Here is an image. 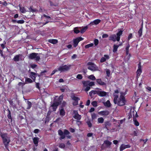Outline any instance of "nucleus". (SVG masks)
<instances>
[{"instance_id": "nucleus-4", "label": "nucleus", "mask_w": 151, "mask_h": 151, "mask_svg": "<svg viewBox=\"0 0 151 151\" xmlns=\"http://www.w3.org/2000/svg\"><path fill=\"white\" fill-rule=\"evenodd\" d=\"M71 66V65L68 64L60 66L58 68V70L61 72L67 71L70 69Z\"/></svg>"}, {"instance_id": "nucleus-1", "label": "nucleus", "mask_w": 151, "mask_h": 151, "mask_svg": "<svg viewBox=\"0 0 151 151\" xmlns=\"http://www.w3.org/2000/svg\"><path fill=\"white\" fill-rule=\"evenodd\" d=\"M0 136L2 138L3 143L5 148L8 149L9 144L10 142V137L8 136L6 133H2L0 134Z\"/></svg>"}, {"instance_id": "nucleus-28", "label": "nucleus", "mask_w": 151, "mask_h": 151, "mask_svg": "<svg viewBox=\"0 0 151 151\" xmlns=\"http://www.w3.org/2000/svg\"><path fill=\"white\" fill-rule=\"evenodd\" d=\"M9 101L10 105L14 109H15L17 108V107L15 104L13 103L12 100Z\"/></svg>"}, {"instance_id": "nucleus-9", "label": "nucleus", "mask_w": 151, "mask_h": 151, "mask_svg": "<svg viewBox=\"0 0 151 151\" xmlns=\"http://www.w3.org/2000/svg\"><path fill=\"white\" fill-rule=\"evenodd\" d=\"M73 113L74 114L73 117L75 119L79 120L81 119V116L78 114L77 110H74Z\"/></svg>"}, {"instance_id": "nucleus-44", "label": "nucleus", "mask_w": 151, "mask_h": 151, "mask_svg": "<svg viewBox=\"0 0 151 151\" xmlns=\"http://www.w3.org/2000/svg\"><path fill=\"white\" fill-rule=\"evenodd\" d=\"M142 28H140L138 31V34L139 36V37H140L142 35Z\"/></svg>"}, {"instance_id": "nucleus-29", "label": "nucleus", "mask_w": 151, "mask_h": 151, "mask_svg": "<svg viewBox=\"0 0 151 151\" xmlns=\"http://www.w3.org/2000/svg\"><path fill=\"white\" fill-rule=\"evenodd\" d=\"M111 124L109 121H106L104 123V127L107 130H108V126H110Z\"/></svg>"}, {"instance_id": "nucleus-60", "label": "nucleus", "mask_w": 151, "mask_h": 151, "mask_svg": "<svg viewBox=\"0 0 151 151\" xmlns=\"http://www.w3.org/2000/svg\"><path fill=\"white\" fill-rule=\"evenodd\" d=\"M108 36L109 35L108 34H104L102 35V37L103 38H106L108 37Z\"/></svg>"}, {"instance_id": "nucleus-12", "label": "nucleus", "mask_w": 151, "mask_h": 151, "mask_svg": "<svg viewBox=\"0 0 151 151\" xmlns=\"http://www.w3.org/2000/svg\"><path fill=\"white\" fill-rule=\"evenodd\" d=\"M131 147V146L129 145H124L122 144L120 147V151H122L126 148H129Z\"/></svg>"}, {"instance_id": "nucleus-34", "label": "nucleus", "mask_w": 151, "mask_h": 151, "mask_svg": "<svg viewBox=\"0 0 151 151\" xmlns=\"http://www.w3.org/2000/svg\"><path fill=\"white\" fill-rule=\"evenodd\" d=\"M88 27L87 26L84 27L82 28L80 31V32L82 33H83L87 29Z\"/></svg>"}, {"instance_id": "nucleus-53", "label": "nucleus", "mask_w": 151, "mask_h": 151, "mask_svg": "<svg viewBox=\"0 0 151 151\" xmlns=\"http://www.w3.org/2000/svg\"><path fill=\"white\" fill-rule=\"evenodd\" d=\"M24 22V21L23 20H17V23L18 24H22Z\"/></svg>"}, {"instance_id": "nucleus-7", "label": "nucleus", "mask_w": 151, "mask_h": 151, "mask_svg": "<svg viewBox=\"0 0 151 151\" xmlns=\"http://www.w3.org/2000/svg\"><path fill=\"white\" fill-rule=\"evenodd\" d=\"M61 102L60 101H54L51 105V107H52L53 111H56L58 106L61 104Z\"/></svg>"}, {"instance_id": "nucleus-52", "label": "nucleus", "mask_w": 151, "mask_h": 151, "mask_svg": "<svg viewBox=\"0 0 151 151\" xmlns=\"http://www.w3.org/2000/svg\"><path fill=\"white\" fill-rule=\"evenodd\" d=\"M76 78L79 79L81 80L83 78V76L81 74H78L77 75Z\"/></svg>"}, {"instance_id": "nucleus-57", "label": "nucleus", "mask_w": 151, "mask_h": 151, "mask_svg": "<svg viewBox=\"0 0 151 151\" xmlns=\"http://www.w3.org/2000/svg\"><path fill=\"white\" fill-rule=\"evenodd\" d=\"M58 71V69L57 70V69H55L53 71H52V73H51V74H50V76H52L53 75H54L55 73V72H57Z\"/></svg>"}, {"instance_id": "nucleus-22", "label": "nucleus", "mask_w": 151, "mask_h": 151, "mask_svg": "<svg viewBox=\"0 0 151 151\" xmlns=\"http://www.w3.org/2000/svg\"><path fill=\"white\" fill-rule=\"evenodd\" d=\"M33 140L34 144L36 146H37L38 145L39 138L37 137H35L33 138Z\"/></svg>"}, {"instance_id": "nucleus-56", "label": "nucleus", "mask_w": 151, "mask_h": 151, "mask_svg": "<svg viewBox=\"0 0 151 151\" xmlns=\"http://www.w3.org/2000/svg\"><path fill=\"white\" fill-rule=\"evenodd\" d=\"M50 120V117L49 116H47L45 119V122H48Z\"/></svg>"}, {"instance_id": "nucleus-45", "label": "nucleus", "mask_w": 151, "mask_h": 151, "mask_svg": "<svg viewBox=\"0 0 151 151\" xmlns=\"http://www.w3.org/2000/svg\"><path fill=\"white\" fill-rule=\"evenodd\" d=\"M106 76L109 77L110 76V70L109 69H106Z\"/></svg>"}, {"instance_id": "nucleus-63", "label": "nucleus", "mask_w": 151, "mask_h": 151, "mask_svg": "<svg viewBox=\"0 0 151 151\" xmlns=\"http://www.w3.org/2000/svg\"><path fill=\"white\" fill-rule=\"evenodd\" d=\"M69 130L71 132H72V133L74 132L75 131V130L74 129L71 127H70L69 128Z\"/></svg>"}, {"instance_id": "nucleus-23", "label": "nucleus", "mask_w": 151, "mask_h": 151, "mask_svg": "<svg viewBox=\"0 0 151 151\" xmlns=\"http://www.w3.org/2000/svg\"><path fill=\"white\" fill-rule=\"evenodd\" d=\"M99 91L92 90L89 92V95L90 96H92V94L95 95L97 94L98 95Z\"/></svg>"}, {"instance_id": "nucleus-61", "label": "nucleus", "mask_w": 151, "mask_h": 151, "mask_svg": "<svg viewBox=\"0 0 151 151\" xmlns=\"http://www.w3.org/2000/svg\"><path fill=\"white\" fill-rule=\"evenodd\" d=\"M37 66V65L35 64H32L31 65V67L32 69H34Z\"/></svg>"}, {"instance_id": "nucleus-49", "label": "nucleus", "mask_w": 151, "mask_h": 151, "mask_svg": "<svg viewBox=\"0 0 151 151\" xmlns=\"http://www.w3.org/2000/svg\"><path fill=\"white\" fill-rule=\"evenodd\" d=\"M86 123L89 127H92V124L90 121L89 120L87 121L86 122Z\"/></svg>"}, {"instance_id": "nucleus-40", "label": "nucleus", "mask_w": 151, "mask_h": 151, "mask_svg": "<svg viewBox=\"0 0 151 151\" xmlns=\"http://www.w3.org/2000/svg\"><path fill=\"white\" fill-rule=\"evenodd\" d=\"M98 122L99 123L102 124L104 122V119L102 117H100L98 119Z\"/></svg>"}, {"instance_id": "nucleus-32", "label": "nucleus", "mask_w": 151, "mask_h": 151, "mask_svg": "<svg viewBox=\"0 0 151 151\" xmlns=\"http://www.w3.org/2000/svg\"><path fill=\"white\" fill-rule=\"evenodd\" d=\"M120 94L121 95L119 99H122L126 100L124 97V96L126 94V93H124L122 92H121Z\"/></svg>"}, {"instance_id": "nucleus-8", "label": "nucleus", "mask_w": 151, "mask_h": 151, "mask_svg": "<svg viewBox=\"0 0 151 151\" xmlns=\"http://www.w3.org/2000/svg\"><path fill=\"white\" fill-rule=\"evenodd\" d=\"M141 63L139 62L138 64V69L137 70L136 73V78L137 79L141 75L142 72V67L141 65Z\"/></svg>"}, {"instance_id": "nucleus-18", "label": "nucleus", "mask_w": 151, "mask_h": 151, "mask_svg": "<svg viewBox=\"0 0 151 151\" xmlns=\"http://www.w3.org/2000/svg\"><path fill=\"white\" fill-rule=\"evenodd\" d=\"M116 37L115 34L111 35L109 37V40L115 42L116 40Z\"/></svg>"}, {"instance_id": "nucleus-47", "label": "nucleus", "mask_w": 151, "mask_h": 151, "mask_svg": "<svg viewBox=\"0 0 151 151\" xmlns=\"http://www.w3.org/2000/svg\"><path fill=\"white\" fill-rule=\"evenodd\" d=\"M91 104L94 107H96L97 106V102L96 101H94L91 103Z\"/></svg>"}, {"instance_id": "nucleus-54", "label": "nucleus", "mask_w": 151, "mask_h": 151, "mask_svg": "<svg viewBox=\"0 0 151 151\" xmlns=\"http://www.w3.org/2000/svg\"><path fill=\"white\" fill-rule=\"evenodd\" d=\"M132 34L131 33H130L129 34L128 38V42H129V40L132 38Z\"/></svg>"}, {"instance_id": "nucleus-6", "label": "nucleus", "mask_w": 151, "mask_h": 151, "mask_svg": "<svg viewBox=\"0 0 151 151\" xmlns=\"http://www.w3.org/2000/svg\"><path fill=\"white\" fill-rule=\"evenodd\" d=\"M87 65H90L88 67V69L92 71L98 70V67L94 63L91 62H89L88 63Z\"/></svg>"}, {"instance_id": "nucleus-64", "label": "nucleus", "mask_w": 151, "mask_h": 151, "mask_svg": "<svg viewBox=\"0 0 151 151\" xmlns=\"http://www.w3.org/2000/svg\"><path fill=\"white\" fill-rule=\"evenodd\" d=\"M49 2H50V5L51 6H56V5L54 4L53 3V2L52 1H49Z\"/></svg>"}, {"instance_id": "nucleus-38", "label": "nucleus", "mask_w": 151, "mask_h": 151, "mask_svg": "<svg viewBox=\"0 0 151 151\" xmlns=\"http://www.w3.org/2000/svg\"><path fill=\"white\" fill-rule=\"evenodd\" d=\"M7 111H8V115H7V117L9 119H12V117L11 116V111L9 109H7Z\"/></svg>"}, {"instance_id": "nucleus-15", "label": "nucleus", "mask_w": 151, "mask_h": 151, "mask_svg": "<svg viewBox=\"0 0 151 151\" xmlns=\"http://www.w3.org/2000/svg\"><path fill=\"white\" fill-rule=\"evenodd\" d=\"M64 106V105L63 104L62 105L61 107L62 108L60 109V115L62 116H63L65 114V112L64 109L63 108Z\"/></svg>"}, {"instance_id": "nucleus-3", "label": "nucleus", "mask_w": 151, "mask_h": 151, "mask_svg": "<svg viewBox=\"0 0 151 151\" xmlns=\"http://www.w3.org/2000/svg\"><path fill=\"white\" fill-rule=\"evenodd\" d=\"M58 134L60 136V139L62 140L64 139L65 137V136L69 135L70 133L67 129H65L64 130L63 132V131L59 129L58 131Z\"/></svg>"}, {"instance_id": "nucleus-14", "label": "nucleus", "mask_w": 151, "mask_h": 151, "mask_svg": "<svg viewBox=\"0 0 151 151\" xmlns=\"http://www.w3.org/2000/svg\"><path fill=\"white\" fill-rule=\"evenodd\" d=\"M110 57L109 55H104V57H102L100 60V62L101 63H103L106 61V60H108L109 59Z\"/></svg>"}, {"instance_id": "nucleus-59", "label": "nucleus", "mask_w": 151, "mask_h": 151, "mask_svg": "<svg viewBox=\"0 0 151 151\" xmlns=\"http://www.w3.org/2000/svg\"><path fill=\"white\" fill-rule=\"evenodd\" d=\"M36 87L37 88H38V89H40V83H36Z\"/></svg>"}, {"instance_id": "nucleus-10", "label": "nucleus", "mask_w": 151, "mask_h": 151, "mask_svg": "<svg viewBox=\"0 0 151 151\" xmlns=\"http://www.w3.org/2000/svg\"><path fill=\"white\" fill-rule=\"evenodd\" d=\"M126 102V100L119 99L117 101V104L118 105L122 106L125 105Z\"/></svg>"}, {"instance_id": "nucleus-41", "label": "nucleus", "mask_w": 151, "mask_h": 151, "mask_svg": "<svg viewBox=\"0 0 151 151\" xmlns=\"http://www.w3.org/2000/svg\"><path fill=\"white\" fill-rule=\"evenodd\" d=\"M88 78L89 79L93 81L95 80L96 79L95 77L93 75H91L89 76Z\"/></svg>"}, {"instance_id": "nucleus-25", "label": "nucleus", "mask_w": 151, "mask_h": 151, "mask_svg": "<svg viewBox=\"0 0 151 151\" xmlns=\"http://www.w3.org/2000/svg\"><path fill=\"white\" fill-rule=\"evenodd\" d=\"M21 55L20 54L17 55L15 56L13 60L15 62H18L19 60V57Z\"/></svg>"}, {"instance_id": "nucleus-36", "label": "nucleus", "mask_w": 151, "mask_h": 151, "mask_svg": "<svg viewBox=\"0 0 151 151\" xmlns=\"http://www.w3.org/2000/svg\"><path fill=\"white\" fill-rule=\"evenodd\" d=\"M119 46L118 45H114L113 49V52H115L117 51L118 48L119 47Z\"/></svg>"}, {"instance_id": "nucleus-55", "label": "nucleus", "mask_w": 151, "mask_h": 151, "mask_svg": "<svg viewBox=\"0 0 151 151\" xmlns=\"http://www.w3.org/2000/svg\"><path fill=\"white\" fill-rule=\"evenodd\" d=\"M25 83L20 82L18 83V85L19 86H21L22 88H23L25 84Z\"/></svg>"}, {"instance_id": "nucleus-11", "label": "nucleus", "mask_w": 151, "mask_h": 151, "mask_svg": "<svg viewBox=\"0 0 151 151\" xmlns=\"http://www.w3.org/2000/svg\"><path fill=\"white\" fill-rule=\"evenodd\" d=\"M72 99L75 101V102L73 103V105H76L78 104V101L80 100L79 98L76 96L74 95H72L71 96Z\"/></svg>"}, {"instance_id": "nucleus-43", "label": "nucleus", "mask_w": 151, "mask_h": 151, "mask_svg": "<svg viewBox=\"0 0 151 151\" xmlns=\"http://www.w3.org/2000/svg\"><path fill=\"white\" fill-rule=\"evenodd\" d=\"M74 32L75 33L78 34L80 31L78 30V27H76L74 29Z\"/></svg>"}, {"instance_id": "nucleus-62", "label": "nucleus", "mask_w": 151, "mask_h": 151, "mask_svg": "<svg viewBox=\"0 0 151 151\" xmlns=\"http://www.w3.org/2000/svg\"><path fill=\"white\" fill-rule=\"evenodd\" d=\"M40 131V130L38 129H35L34 131V132L35 133H38Z\"/></svg>"}, {"instance_id": "nucleus-48", "label": "nucleus", "mask_w": 151, "mask_h": 151, "mask_svg": "<svg viewBox=\"0 0 151 151\" xmlns=\"http://www.w3.org/2000/svg\"><path fill=\"white\" fill-rule=\"evenodd\" d=\"M134 121V124L136 126H138L139 125V123L137 120L135 119L134 120L133 119Z\"/></svg>"}, {"instance_id": "nucleus-27", "label": "nucleus", "mask_w": 151, "mask_h": 151, "mask_svg": "<svg viewBox=\"0 0 151 151\" xmlns=\"http://www.w3.org/2000/svg\"><path fill=\"white\" fill-rule=\"evenodd\" d=\"M48 42L52 44H55L58 42V40L56 39H50L48 40Z\"/></svg>"}, {"instance_id": "nucleus-39", "label": "nucleus", "mask_w": 151, "mask_h": 151, "mask_svg": "<svg viewBox=\"0 0 151 151\" xmlns=\"http://www.w3.org/2000/svg\"><path fill=\"white\" fill-rule=\"evenodd\" d=\"M93 44L91 43L85 46V48L86 49H88L90 47H92L93 46Z\"/></svg>"}, {"instance_id": "nucleus-19", "label": "nucleus", "mask_w": 151, "mask_h": 151, "mask_svg": "<svg viewBox=\"0 0 151 151\" xmlns=\"http://www.w3.org/2000/svg\"><path fill=\"white\" fill-rule=\"evenodd\" d=\"M100 114L102 115L106 116L109 115L110 113L107 110H104L100 112Z\"/></svg>"}, {"instance_id": "nucleus-26", "label": "nucleus", "mask_w": 151, "mask_h": 151, "mask_svg": "<svg viewBox=\"0 0 151 151\" xmlns=\"http://www.w3.org/2000/svg\"><path fill=\"white\" fill-rule=\"evenodd\" d=\"M104 104L105 106L108 108L111 107V105L109 100H108L106 102L104 103Z\"/></svg>"}, {"instance_id": "nucleus-51", "label": "nucleus", "mask_w": 151, "mask_h": 151, "mask_svg": "<svg viewBox=\"0 0 151 151\" xmlns=\"http://www.w3.org/2000/svg\"><path fill=\"white\" fill-rule=\"evenodd\" d=\"M59 147L61 148H64L65 147V145L64 143H61L59 144Z\"/></svg>"}, {"instance_id": "nucleus-13", "label": "nucleus", "mask_w": 151, "mask_h": 151, "mask_svg": "<svg viewBox=\"0 0 151 151\" xmlns=\"http://www.w3.org/2000/svg\"><path fill=\"white\" fill-rule=\"evenodd\" d=\"M37 76V73L32 72H31L30 73V76L29 77L32 79L34 82H35L36 78Z\"/></svg>"}, {"instance_id": "nucleus-37", "label": "nucleus", "mask_w": 151, "mask_h": 151, "mask_svg": "<svg viewBox=\"0 0 151 151\" xmlns=\"http://www.w3.org/2000/svg\"><path fill=\"white\" fill-rule=\"evenodd\" d=\"M27 109H29L32 106V103L29 101H27Z\"/></svg>"}, {"instance_id": "nucleus-20", "label": "nucleus", "mask_w": 151, "mask_h": 151, "mask_svg": "<svg viewBox=\"0 0 151 151\" xmlns=\"http://www.w3.org/2000/svg\"><path fill=\"white\" fill-rule=\"evenodd\" d=\"M107 93L104 91H99L98 96L101 97L105 96H106Z\"/></svg>"}, {"instance_id": "nucleus-50", "label": "nucleus", "mask_w": 151, "mask_h": 151, "mask_svg": "<svg viewBox=\"0 0 151 151\" xmlns=\"http://www.w3.org/2000/svg\"><path fill=\"white\" fill-rule=\"evenodd\" d=\"M94 44L95 46L97 45L99 42V41L98 39H95L94 40Z\"/></svg>"}, {"instance_id": "nucleus-35", "label": "nucleus", "mask_w": 151, "mask_h": 151, "mask_svg": "<svg viewBox=\"0 0 151 151\" xmlns=\"http://www.w3.org/2000/svg\"><path fill=\"white\" fill-rule=\"evenodd\" d=\"M114 99L113 101L115 104H117V101L118 98L119 96L118 95H114Z\"/></svg>"}, {"instance_id": "nucleus-5", "label": "nucleus", "mask_w": 151, "mask_h": 151, "mask_svg": "<svg viewBox=\"0 0 151 151\" xmlns=\"http://www.w3.org/2000/svg\"><path fill=\"white\" fill-rule=\"evenodd\" d=\"M38 53L35 52L32 53L29 55V58L30 59L33 60L35 59L36 61H39L40 58L39 55H38Z\"/></svg>"}, {"instance_id": "nucleus-24", "label": "nucleus", "mask_w": 151, "mask_h": 151, "mask_svg": "<svg viewBox=\"0 0 151 151\" xmlns=\"http://www.w3.org/2000/svg\"><path fill=\"white\" fill-rule=\"evenodd\" d=\"M79 42V41L78 40V39H77V38L74 39L73 40V46L75 47H76L77 46Z\"/></svg>"}, {"instance_id": "nucleus-30", "label": "nucleus", "mask_w": 151, "mask_h": 151, "mask_svg": "<svg viewBox=\"0 0 151 151\" xmlns=\"http://www.w3.org/2000/svg\"><path fill=\"white\" fill-rule=\"evenodd\" d=\"M19 10L20 12L23 13H25L26 12L25 8L24 7H21L19 5Z\"/></svg>"}, {"instance_id": "nucleus-21", "label": "nucleus", "mask_w": 151, "mask_h": 151, "mask_svg": "<svg viewBox=\"0 0 151 151\" xmlns=\"http://www.w3.org/2000/svg\"><path fill=\"white\" fill-rule=\"evenodd\" d=\"M96 81L98 84H99L101 85V86H103V85H106V84L104 82H103L101 79L100 78L99 79H97L96 80Z\"/></svg>"}, {"instance_id": "nucleus-31", "label": "nucleus", "mask_w": 151, "mask_h": 151, "mask_svg": "<svg viewBox=\"0 0 151 151\" xmlns=\"http://www.w3.org/2000/svg\"><path fill=\"white\" fill-rule=\"evenodd\" d=\"M25 81L26 83H31L34 82L33 80L27 77L25 78Z\"/></svg>"}, {"instance_id": "nucleus-33", "label": "nucleus", "mask_w": 151, "mask_h": 151, "mask_svg": "<svg viewBox=\"0 0 151 151\" xmlns=\"http://www.w3.org/2000/svg\"><path fill=\"white\" fill-rule=\"evenodd\" d=\"M130 46L129 43H128L127 45V46L126 47L125 50H126V52L127 55H128L129 54V49Z\"/></svg>"}, {"instance_id": "nucleus-46", "label": "nucleus", "mask_w": 151, "mask_h": 151, "mask_svg": "<svg viewBox=\"0 0 151 151\" xmlns=\"http://www.w3.org/2000/svg\"><path fill=\"white\" fill-rule=\"evenodd\" d=\"M32 6H30V7L29 8V9L30 10V11L31 12H36L37 11V10L36 9H33L32 8Z\"/></svg>"}, {"instance_id": "nucleus-42", "label": "nucleus", "mask_w": 151, "mask_h": 151, "mask_svg": "<svg viewBox=\"0 0 151 151\" xmlns=\"http://www.w3.org/2000/svg\"><path fill=\"white\" fill-rule=\"evenodd\" d=\"M104 143L108 146H110L111 144V142L108 140L105 141H104Z\"/></svg>"}, {"instance_id": "nucleus-2", "label": "nucleus", "mask_w": 151, "mask_h": 151, "mask_svg": "<svg viewBox=\"0 0 151 151\" xmlns=\"http://www.w3.org/2000/svg\"><path fill=\"white\" fill-rule=\"evenodd\" d=\"M83 84V88H85L84 91L87 92L91 89L90 86H93L95 85L94 82H90L89 81H82Z\"/></svg>"}, {"instance_id": "nucleus-58", "label": "nucleus", "mask_w": 151, "mask_h": 151, "mask_svg": "<svg viewBox=\"0 0 151 151\" xmlns=\"http://www.w3.org/2000/svg\"><path fill=\"white\" fill-rule=\"evenodd\" d=\"M96 115L94 113L91 114V118L93 119H96Z\"/></svg>"}, {"instance_id": "nucleus-17", "label": "nucleus", "mask_w": 151, "mask_h": 151, "mask_svg": "<svg viewBox=\"0 0 151 151\" xmlns=\"http://www.w3.org/2000/svg\"><path fill=\"white\" fill-rule=\"evenodd\" d=\"M123 31L120 30L117 33L116 40L117 41H119L120 40V36L122 35Z\"/></svg>"}, {"instance_id": "nucleus-16", "label": "nucleus", "mask_w": 151, "mask_h": 151, "mask_svg": "<svg viewBox=\"0 0 151 151\" xmlns=\"http://www.w3.org/2000/svg\"><path fill=\"white\" fill-rule=\"evenodd\" d=\"M101 20L98 19H96L94 20L93 22H92L90 23L89 25H93V24L97 25L101 22Z\"/></svg>"}]
</instances>
